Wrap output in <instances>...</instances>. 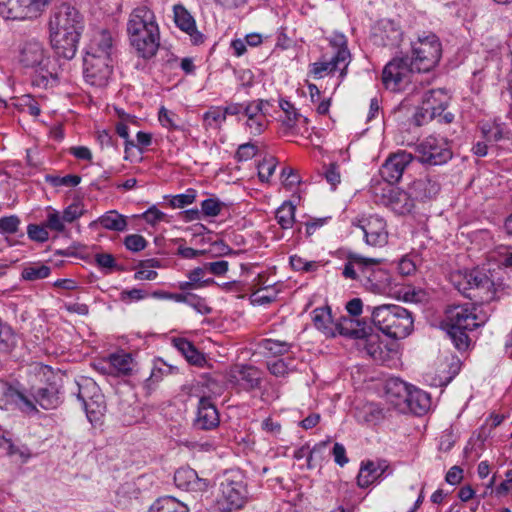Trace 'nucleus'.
I'll list each match as a JSON object with an SVG mask.
<instances>
[{"instance_id":"52","label":"nucleus","mask_w":512,"mask_h":512,"mask_svg":"<svg viewBox=\"0 0 512 512\" xmlns=\"http://www.w3.org/2000/svg\"><path fill=\"white\" fill-rule=\"evenodd\" d=\"M124 244L128 250L138 252L146 247L147 242L143 236L138 234H132L126 236Z\"/></svg>"},{"instance_id":"13","label":"nucleus","mask_w":512,"mask_h":512,"mask_svg":"<svg viewBox=\"0 0 512 512\" xmlns=\"http://www.w3.org/2000/svg\"><path fill=\"white\" fill-rule=\"evenodd\" d=\"M416 158L421 163L441 165L452 158L449 142L445 138L429 136L420 142L415 149Z\"/></svg>"},{"instance_id":"50","label":"nucleus","mask_w":512,"mask_h":512,"mask_svg":"<svg viewBox=\"0 0 512 512\" xmlns=\"http://www.w3.org/2000/svg\"><path fill=\"white\" fill-rule=\"evenodd\" d=\"M141 217L150 225H156L161 221H167V215L160 211L156 206L150 207Z\"/></svg>"},{"instance_id":"32","label":"nucleus","mask_w":512,"mask_h":512,"mask_svg":"<svg viewBox=\"0 0 512 512\" xmlns=\"http://www.w3.org/2000/svg\"><path fill=\"white\" fill-rule=\"evenodd\" d=\"M148 512H189L188 506L172 496L158 498Z\"/></svg>"},{"instance_id":"19","label":"nucleus","mask_w":512,"mask_h":512,"mask_svg":"<svg viewBox=\"0 0 512 512\" xmlns=\"http://www.w3.org/2000/svg\"><path fill=\"white\" fill-rule=\"evenodd\" d=\"M175 485L182 490L191 492H204L209 483L200 478L195 470L189 467H181L174 474Z\"/></svg>"},{"instance_id":"7","label":"nucleus","mask_w":512,"mask_h":512,"mask_svg":"<svg viewBox=\"0 0 512 512\" xmlns=\"http://www.w3.org/2000/svg\"><path fill=\"white\" fill-rule=\"evenodd\" d=\"M450 280L459 292L475 303H489L496 298L495 284L483 270H458L451 273Z\"/></svg>"},{"instance_id":"3","label":"nucleus","mask_w":512,"mask_h":512,"mask_svg":"<svg viewBox=\"0 0 512 512\" xmlns=\"http://www.w3.org/2000/svg\"><path fill=\"white\" fill-rule=\"evenodd\" d=\"M127 34L138 56L150 59L160 46V30L154 12L147 6H138L129 14Z\"/></svg>"},{"instance_id":"42","label":"nucleus","mask_w":512,"mask_h":512,"mask_svg":"<svg viewBox=\"0 0 512 512\" xmlns=\"http://www.w3.org/2000/svg\"><path fill=\"white\" fill-rule=\"evenodd\" d=\"M203 120L207 128H220L226 118L223 109L214 106L204 113Z\"/></svg>"},{"instance_id":"22","label":"nucleus","mask_w":512,"mask_h":512,"mask_svg":"<svg viewBox=\"0 0 512 512\" xmlns=\"http://www.w3.org/2000/svg\"><path fill=\"white\" fill-rule=\"evenodd\" d=\"M401 404V413L410 412L415 415H423L430 409L431 399L427 392L411 386L406 403Z\"/></svg>"},{"instance_id":"1","label":"nucleus","mask_w":512,"mask_h":512,"mask_svg":"<svg viewBox=\"0 0 512 512\" xmlns=\"http://www.w3.org/2000/svg\"><path fill=\"white\" fill-rule=\"evenodd\" d=\"M442 57V45L433 34H422L410 43V57H395L388 62L382 72V81L387 89L398 91L410 81L411 74L429 72Z\"/></svg>"},{"instance_id":"8","label":"nucleus","mask_w":512,"mask_h":512,"mask_svg":"<svg viewBox=\"0 0 512 512\" xmlns=\"http://www.w3.org/2000/svg\"><path fill=\"white\" fill-rule=\"evenodd\" d=\"M329 49L330 51L323 54L319 61L310 65V73L319 79L339 71L340 78L343 79L351 62L346 36L341 33H333L329 37Z\"/></svg>"},{"instance_id":"53","label":"nucleus","mask_w":512,"mask_h":512,"mask_svg":"<svg viewBox=\"0 0 512 512\" xmlns=\"http://www.w3.org/2000/svg\"><path fill=\"white\" fill-rule=\"evenodd\" d=\"M27 234L31 240L41 243L47 241L49 238L47 229L35 224L28 225Z\"/></svg>"},{"instance_id":"56","label":"nucleus","mask_w":512,"mask_h":512,"mask_svg":"<svg viewBox=\"0 0 512 512\" xmlns=\"http://www.w3.org/2000/svg\"><path fill=\"white\" fill-rule=\"evenodd\" d=\"M385 36L382 37L384 46H397L401 41L402 33L399 29L389 26V29L384 30Z\"/></svg>"},{"instance_id":"55","label":"nucleus","mask_w":512,"mask_h":512,"mask_svg":"<svg viewBox=\"0 0 512 512\" xmlns=\"http://www.w3.org/2000/svg\"><path fill=\"white\" fill-rule=\"evenodd\" d=\"M159 121L163 127L176 129L178 128L177 116L172 112L167 110L165 107H161L158 115Z\"/></svg>"},{"instance_id":"23","label":"nucleus","mask_w":512,"mask_h":512,"mask_svg":"<svg viewBox=\"0 0 512 512\" xmlns=\"http://www.w3.org/2000/svg\"><path fill=\"white\" fill-rule=\"evenodd\" d=\"M411 386L404 381L394 378L386 383V398L399 412H402V404L406 403Z\"/></svg>"},{"instance_id":"14","label":"nucleus","mask_w":512,"mask_h":512,"mask_svg":"<svg viewBox=\"0 0 512 512\" xmlns=\"http://www.w3.org/2000/svg\"><path fill=\"white\" fill-rule=\"evenodd\" d=\"M51 0H0V14L5 19L37 17Z\"/></svg>"},{"instance_id":"45","label":"nucleus","mask_w":512,"mask_h":512,"mask_svg":"<svg viewBox=\"0 0 512 512\" xmlns=\"http://www.w3.org/2000/svg\"><path fill=\"white\" fill-rule=\"evenodd\" d=\"M47 182L52 184L55 187L66 186V187H75L81 182V177L78 175H66L63 177L60 176H47Z\"/></svg>"},{"instance_id":"46","label":"nucleus","mask_w":512,"mask_h":512,"mask_svg":"<svg viewBox=\"0 0 512 512\" xmlns=\"http://www.w3.org/2000/svg\"><path fill=\"white\" fill-rule=\"evenodd\" d=\"M276 168V160L273 157L264 159L258 165V176L262 182H266L273 175Z\"/></svg>"},{"instance_id":"62","label":"nucleus","mask_w":512,"mask_h":512,"mask_svg":"<svg viewBox=\"0 0 512 512\" xmlns=\"http://www.w3.org/2000/svg\"><path fill=\"white\" fill-rule=\"evenodd\" d=\"M201 209L206 216L214 217L220 213L221 204L217 200L206 199L202 202Z\"/></svg>"},{"instance_id":"35","label":"nucleus","mask_w":512,"mask_h":512,"mask_svg":"<svg viewBox=\"0 0 512 512\" xmlns=\"http://www.w3.org/2000/svg\"><path fill=\"white\" fill-rule=\"evenodd\" d=\"M328 442H320L316 444L313 449H310L308 445H303L300 448L296 449L294 452V459L296 460H302L306 458V467L308 469H312L315 467V464L313 463L314 457L317 453H321L325 450L327 447Z\"/></svg>"},{"instance_id":"47","label":"nucleus","mask_w":512,"mask_h":512,"mask_svg":"<svg viewBox=\"0 0 512 512\" xmlns=\"http://www.w3.org/2000/svg\"><path fill=\"white\" fill-rule=\"evenodd\" d=\"M491 258L498 263L501 267L508 268L512 266V253L510 252V248L506 246H500L493 253Z\"/></svg>"},{"instance_id":"40","label":"nucleus","mask_w":512,"mask_h":512,"mask_svg":"<svg viewBox=\"0 0 512 512\" xmlns=\"http://www.w3.org/2000/svg\"><path fill=\"white\" fill-rule=\"evenodd\" d=\"M363 350L372 359L379 360L382 355L380 337L378 334L368 333L363 339Z\"/></svg>"},{"instance_id":"5","label":"nucleus","mask_w":512,"mask_h":512,"mask_svg":"<svg viewBox=\"0 0 512 512\" xmlns=\"http://www.w3.org/2000/svg\"><path fill=\"white\" fill-rule=\"evenodd\" d=\"M475 304L454 305L446 311L448 335L458 350H466L470 339L466 331H472L484 325L489 314Z\"/></svg>"},{"instance_id":"37","label":"nucleus","mask_w":512,"mask_h":512,"mask_svg":"<svg viewBox=\"0 0 512 512\" xmlns=\"http://www.w3.org/2000/svg\"><path fill=\"white\" fill-rule=\"evenodd\" d=\"M51 273V268L43 263H30L23 268L21 276L27 281H36L47 278Z\"/></svg>"},{"instance_id":"57","label":"nucleus","mask_w":512,"mask_h":512,"mask_svg":"<svg viewBox=\"0 0 512 512\" xmlns=\"http://www.w3.org/2000/svg\"><path fill=\"white\" fill-rule=\"evenodd\" d=\"M281 179L283 185L288 189L300 183L299 175L292 168H284L281 173Z\"/></svg>"},{"instance_id":"15","label":"nucleus","mask_w":512,"mask_h":512,"mask_svg":"<svg viewBox=\"0 0 512 512\" xmlns=\"http://www.w3.org/2000/svg\"><path fill=\"white\" fill-rule=\"evenodd\" d=\"M13 407L29 415L38 411L33 400L8 382L0 380V408L8 410Z\"/></svg>"},{"instance_id":"39","label":"nucleus","mask_w":512,"mask_h":512,"mask_svg":"<svg viewBox=\"0 0 512 512\" xmlns=\"http://www.w3.org/2000/svg\"><path fill=\"white\" fill-rule=\"evenodd\" d=\"M113 42L112 34L107 30H101L93 35L88 46L94 48L95 51L104 50L112 54L114 49Z\"/></svg>"},{"instance_id":"61","label":"nucleus","mask_w":512,"mask_h":512,"mask_svg":"<svg viewBox=\"0 0 512 512\" xmlns=\"http://www.w3.org/2000/svg\"><path fill=\"white\" fill-rule=\"evenodd\" d=\"M263 105H264L263 100H258V101H253V102L248 103L243 108L244 115L247 117V119L254 118V117L257 118L258 115L264 114Z\"/></svg>"},{"instance_id":"4","label":"nucleus","mask_w":512,"mask_h":512,"mask_svg":"<svg viewBox=\"0 0 512 512\" xmlns=\"http://www.w3.org/2000/svg\"><path fill=\"white\" fill-rule=\"evenodd\" d=\"M382 262L380 258L349 253L342 274L346 279L358 281L374 294H385L391 290L392 277L388 270L381 267Z\"/></svg>"},{"instance_id":"30","label":"nucleus","mask_w":512,"mask_h":512,"mask_svg":"<svg viewBox=\"0 0 512 512\" xmlns=\"http://www.w3.org/2000/svg\"><path fill=\"white\" fill-rule=\"evenodd\" d=\"M110 372L114 375H130L135 367V362L131 354L118 352L108 357Z\"/></svg>"},{"instance_id":"38","label":"nucleus","mask_w":512,"mask_h":512,"mask_svg":"<svg viewBox=\"0 0 512 512\" xmlns=\"http://www.w3.org/2000/svg\"><path fill=\"white\" fill-rule=\"evenodd\" d=\"M381 474L382 472L378 470L373 462H368L361 467L357 476V483L362 488L368 487L370 484L374 483Z\"/></svg>"},{"instance_id":"58","label":"nucleus","mask_w":512,"mask_h":512,"mask_svg":"<svg viewBox=\"0 0 512 512\" xmlns=\"http://www.w3.org/2000/svg\"><path fill=\"white\" fill-rule=\"evenodd\" d=\"M257 154V147L252 143H245L239 146L236 157L239 161H247Z\"/></svg>"},{"instance_id":"12","label":"nucleus","mask_w":512,"mask_h":512,"mask_svg":"<svg viewBox=\"0 0 512 512\" xmlns=\"http://www.w3.org/2000/svg\"><path fill=\"white\" fill-rule=\"evenodd\" d=\"M225 380L235 389L240 391H252L260 388L263 380V373L255 366L247 364H235L225 372Z\"/></svg>"},{"instance_id":"34","label":"nucleus","mask_w":512,"mask_h":512,"mask_svg":"<svg viewBox=\"0 0 512 512\" xmlns=\"http://www.w3.org/2000/svg\"><path fill=\"white\" fill-rule=\"evenodd\" d=\"M173 343L190 363L199 365L204 361L203 355L188 340L177 338L174 339Z\"/></svg>"},{"instance_id":"11","label":"nucleus","mask_w":512,"mask_h":512,"mask_svg":"<svg viewBox=\"0 0 512 512\" xmlns=\"http://www.w3.org/2000/svg\"><path fill=\"white\" fill-rule=\"evenodd\" d=\"M77 397L82 401L89 421L100 422L106 411V403L98 385L91 379H82L78 383Z\"/></svg>"},{"instance_id":"21","label":"nucleus","mask_w":512,"mask_h":512,"mask_svg":"<svg viewBox=\"0 0 512 512\" xmlns=\"http://www.w3.org/2000/svg\"><path fill=\"white\" fill-rule=\"evenodd\" d=\"M174 21L176 26L187 33L194 44L203 42V35L197 30L196 22L193 16L182 5H175L173 7Z\"/></svg>"},{"instance_id":"51","label":"nucleus","mask_w":512,"mask_h":512,"mask_svg":"<svg viewBox=\"0 0 512 512\" xmlns=\"http://www.w3.org/2000/svg\"><path fill=\"white\" fill-rule=\"evenodd\" d=\"M20 220L17 216H6L0 218V232L14 234L17 232Z\"/></svg>"},{"instance_id":"49","label":"nucleus","mask_w":512,"mask_h":512,"mask_svg":"<svg viewBox=\"0 0 512 512\" xmlns=\"http://www.w3.org/2000/svg\"><path fill=\"white\" fill-rule=\"evenodd\" d=\"M290 264L294 270L304 272L315 271L318 267L317 262L306 261L305 259L297 255H293L290 257Z\"/></svg>"},{"instance_id":"64","label":"nucleus","mask_w":512,"mask_h":512,"mask_svg":"<svg viewBox=\"0 0 512 512\" xmlns=\"http://www.w3.org/2000/svg\"><path fill=\"white\" fill-rule=\"evenodd\" d=\"M455 436L453 435L452 431L445 430L439 440V450L443 452H448L452 449V447L455 444Z\"/></svg>"},{"instance_id":"10","label":"nucleus","mask_w":512,"mask_h":512,"mask_svg":"<svg viewBox=\"0 0 512 512\" xmlns=\"http://www.w3.org/2000/svg\"><path fill=\"white\" fill-rule=\"evenodd\" d=\"M450 99V95L444 89H433L426 92L420 110L415 114L417 125H422L427 120L437 117L440 121L451 123L454 115L451 112H445Z\"/></svg>"},{"instance_id":"60","label":"nucleus","mask_w":512,"mask_h":512,"mask_svg":"<svg viewBox=\"0 0 512 512\" xmlns=\"http://www.w3.org/2000/svg\"><path fill=\"white\" fill-rule=\"evenodd\" d=\"M205 268H206L207 272H209L213 275L222 276L228 271L229 263L225 260L209 262V263H205Z\"/></svg>"},{"instance_id":"16","label":"nucleus","mask_w":512,"mask_h":512,"mask_svg":"<svg viewBox=\"0 0 512 512\" xmlns=\"http://www.w3.org/2000/svg\"><path fill=\"white\" fill-rule=\"evenodd\" d=\"M354 225L363 231L366 244L374 247H381L387 244L388 232L386 222L382 217L371 215L358 219Z\"/></svg>"},{"instance_id":"29","label":"nucleus","mask_w":512,"mask_h":512,"mask_svg":"<svg viewBox=\"0 0 512 512\" xmlns=\"http://www.w3.org/2000/svg\"><path fill=\"white\" fill-rule=\"evenodd\" d=\"M96 225H100L106 230L123 232L127 229L128 224L124 215H121L116 210H110L90 223V227H94Z\"/></svg>"},{"instance_id":"44","label":"nucleus","mask_w":512,"mask_h":512,"mask_svg":"<svg viewBox=\"0 0 512 512\" xmlns=\"http://www.w3.org/2000/svg\"><path fill=\"white\" fill-rule=\"evenodd\" d=\"M261 347L272 355H282L289 352L291 345L285 341L274 339H264L261 342Z\"/></svg>"},{"instance_id":"26","label":"nucleus","mask_w":512,"mask_h":512,"mask_svg":"<svg viewBox=\"0 0 512 512\" xmlns=\"http://www.w3.org/2000/svg\"><path fill=\"white\" fill-rule=\"evenodd\" d=\"M314 326L326 337L336 336V324L334 323L329 307L316 308L312 312Z\"/></svg>"},{"instance_id":"2","label":"nucleus","mask_w":512,"mask_h":512,"mask_svg":"<svg viewBox=\"0 0 512 512\" xmlns=\"http://www.w3.org/2000/svg\"><path fill=\"white\" fill-rule=\"evenodd\" d=\"M81 29L82 17L76 8L66 3L55 8L49 20V39L57 55L75 56Z\"/></svg>"},{"instance_id":"43","label":"nucleus","mask_w":512,"mask_h":512,"mask_svg":"<svg viewBox=\"0 0 512 512\" xmlns=\"http://www.w3.org/2000/svg\"><path fill=\"white\" fill-rule=\"evenodd\" d=\"M0 448L5 451L9 456L18 455L22 460H27L30 457L29 449L26 447H16L12 440L6 437L0 438Z\"/></svg>"},{"instance_id":"17","label":"nucleus","mask_w":512,"mask_h":512,"mask_svg":"<svg viewBox=\"0 0 512 512\" xmlns=\"http://www.w3.org/2000/svg\"><path fill=\"white\" fill-rule=\"evenodd\" d=\"M413 158L411 153L404 150L390 155L380 169L381 176L389 183L398 182Z\"/></svg>"},{"instance_id":"59","label":"nucleus","mask_w":512,"mask_h":512,"mask_svg":"<svg viewBox=\"0 0 512 512\" xmlns=\"http://www.w3.org/2000/svg\"><path fill=\"white\" fill-rule=\"evenodd\" d=\"M196 195L194 191H187L185 194H179L173 197L171 205L175 208H183L195 201Z\"/></svg>"},{"instance_id":"36","label":"nucleus","mask_w":512,"mask_h":512,"mask_svg":"<svg viewBox=\"0 0 512 512\" xmlns=\"http://www.w3.org/2000/svg\"><path fill=\"white\" fill-rule=\"evenodd\" d=\"M296 207L289 201H285L277 210L275 217L282 229H290L295 222Z\"/></svg>"},{"instance_id":"63","label":"nucleus","mask_w":512,"mask_h":512,"mask_svg":"<svg viewBox=\"0 0 512 512\" xmlns=\"http://www.w3.org/2000/svg\"><path fill=\"white\" fill-rule=\"evenodd\" d=\"M63 217L56 211L48 214L47 227L57 232H62L65 229Z\"/></svg>"},{"instance_id":"9","label":"nucleus","mask_w":512,"mask_h":512,"mask_svg":"<svg viewBox=\"0 0 512 512\" xmlns=\"http://www.w3.org/2000/svg\"><path fill=\"white\" fill-rule=\"evenodd\" d=\"M248 500L244 474L240 470L226 471L220 479L216 504L220 512L242 508Z\"/></svg>"},{"instance_id":"54","label":"nucleus","mask_w":512,"mask_h":512,"mask_svg":"<svg viewBox=\"0 0 512 512\" xmlns=\"http://www.w3.org/2000/svg\"><path fill=\"white\" fill-rule=\"evenodd\" d=\"M207 272L205 264L202 267H197L188 273V279H190L198 288L204 287L210 283H213L212 279L203 280L205 273Z\"/></svg>"},{"instance_id":"31","label":"nucleus","mask_w":512,"mask_h":512,"mask_svg":"<svg viewBox=\"0 0 512 512\" xmlns=\"http://www.w3.org/2000/svg\"><path fill=\"white\" fill-rule=\"evenodd\" d=\"M337 333L353 339H363L367 336V327L364 323H360L356 319L343 317L340 322L336 324V334Z\"/></svg>"},{"instance_id":"27","label":"nucleus","mask_w":512,"mask_h":512,"mask_svg":"<svg viewBox=\"0 0 512 512\" xmlns=\"http://www.w3.org/2000/svg\"><path fill=\"white\" fill-rule=\"evenodd\" d=\"M409 192L413 200H424L434 197L439 192V185L430 178H419L411 184Z\"/></svg>"},{"instance_id":"28","label":"nucleus","mask_w":512,"mask_h":512,"mask_svg":"<svg viewBox=\"0 0 512 512\" xmlns=\"http://www.w3.org/2000/svg\"><path fill=\"white\" fill-rule=\"evenodd\" d=\"M33 399L43 409L56 408L60 403L59 389L55 383H49L46 387L38 388Z\"/></svg>"},{"instance_id":"25","label":"nucleus","mask_w":512,"mask_h":512,"mask_svg":"<svg viewBox=\"0 0 512 512\" xmlns=\"http://www.w3.org/2000/svg\"><path fill=\"white\" fill-rule=\"evenodd\" d=\"M45 59V49L37 40L27 41L20 54V61L26 67H36L42 64Z\"/></svg>"},{"instance_id":"48","label":"nucleus","mask_w":512,"mask_h":512,"mask_svg":"<svg viewBox=\"0 0 512 512\" xmlns=\"http://www.w3.org/2000/svg\"><path fill=\"white\" fill-rule=\"evenodd\" d=\"M246 127L250 134L259 135L267 127L266 115H258L257 118H249L246 120Z\"/></svg>"},{"instance_id":"6","label":"nucleus","mask_w":512,"mask_h":512,"mask_svg":"<svg viewBox=\"0 0 512 512\" xmlns=\"http://www.w3.org/2000/svg\"><path fill=\"white\" fill-rule=\"evenodd\" d=\"M367 309L374 326L388 337L405 338L413 329L411 314L400 305L382 304Z\"/></svg>"},{"instance_id":"41","label":"nucleus","mask_w":512,"mask_h":512,"mask_svg":"<svg viewBox=\"0 0 512 512\" xmlns=\"http://www.w3.org/2000/svg\"><path fill=\"white\" fill-rule=\"evenodd\" d=\"M293 362L294 361L292 359H289L288 361H285L284 359H276L269 361L267 368L272 375L276 377H285L296 369V366L293 365Z\"/></svg>"},{"instance_id":"24","label":"nucleus","mask_w":512,"mask_h":512,"mask_svg":"<svg viewBox=\"0 0 512 512\" xmlns=\"http://www.w3.org/2000/svg\"><path fill=\"white\" fill-rule=\"evenodd\" d=\"M387 205L397 214L403 215L411 212L414 200L410 192L398 188H390L387 194Z\"/></svg>"},{"instance_id":"33","label":"nucleus","mask_w":512,"mask_h":512,"mask_svg":"<svg viewBox=\"0 0 512 512\" xmlns=\"http://www.w3.org/2000/svg\"><path fill=\"white\" fill-rule=\"evenodd\" d=\"M280 108L283 111V116L280 118L282 130L285 133L294 131L298 121L301 119V115L289 101L281 100Z\"/></svg>"},{"instance_id":"20","label":"nucleus","mask_w":512,"mask_h":512,"mask_svg":"<svg viewBox=\"0 0 512 512\" xmlns=\"http://www.w3.org/2000/svg\"><path fill=\"white\" fill-rule=\"evenodd\" d=\"M219 413L215 405L206 397L199 400L195 426L202 430H210L219 425Z\"/></svg>"},{"instance_id":"18","label":"nucleus","mask_w":512,"mask_h":512,"mask_svg":"<svg viewBox=\"0 0 512 512\" xmlns=\"http://www.w3.org/2000/svg\"><path fill=\"white\" fill-rule=\"evenodd\" d=\"M84 79L91 85L98 88L105 87L111 78L113 72V64H106L101 60L84 58Z\"/></svg>"}]
</instances>
